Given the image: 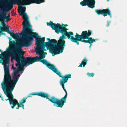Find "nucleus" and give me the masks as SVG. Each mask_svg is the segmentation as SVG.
<instances>
[{
	"label": "nucleus",
	"mask_w": 127,
	"mask_h": 127,
	"mask_svg": "<svg viewBox=\"0 0 127 127\" xmlns=\"http://www.w3.org/2000/svg\"><path fill=\"white\" fill-rule=\"evenodd\" d=\"M111 23L110 21H107V26L108 27Z\"/></svg>",
	"instance_id": "30"
},
{
	"label": "nucleus",
	"mask_w": 127,
	"mask_h": 127,
	"mask_svg": "<svg viewBox=\"0 0 127 127\" xmlns=\"http://www.w3.org/2000/svg\"><path fill=\"white\" fill-rule=\"evenodd\" d=\"M26 7L24 6H21V8L18 10V12L20 14V15L23 16V19L24 20L22 24L24 22V20L28 19V21L30 23L29 20V17L25 11H26Z\"/></svg>",
	"instance_id": "15"
},
{
	"label": "nucleus",
	"mask_w": 127,
	"mask_h": 127,
	"mask_svg": "<svg viewBox=\"0 0 127 127\" xmlns=\"http://www.w3.org/2000/svg\"><path fill=\"white\" fill-rule=\"evenodd\" d=\"M10 55H6L3 56V58H2V60H0V63L4 65V76L3 80L1 84L9 83L11 81V76L9 73V66L6 65L8 64L10 61L9 58Z\"/></svg>",
	"instance_id": "8"
},
{
	"label": "nucleus",
	"mask_w": 127,
	"mask_h": 127,
	"mask_svg": "<svg viewBox=\"0 0 127 127\" xmlns=\"http://www.w3.org/2000/svg\"><path fill=\"white\" fill-rule=\"evenodd\" d=\"M19 65V64L17 63L16 64H15V65L16 66H18V65Z\"/></svg>",
	"instance_id": "35"
},
{
	"label": "nucleus",
	"mask_w": 127,
	"mask_h": 127,
	"mask_svg": "<svg viewBox=\"0 0 127 127\" xmlns=\"http://www.w3.org/2000/svg\"><path fill=\"white\" fill-rule=\"evenodd\" d=\"M61 76H59L62 78L60 80V83L62 85V88L66 93L64 96L59 99L57 98L54 96H52L50 98V101L54 104V106L57 107L62 108L64 105V104L66 102V100L67 95V94L64 87V84L66 83L69 78H71V74H70L65 75L63 76L61 75V73H60Z\"/></svg>",
	"instance_id": "5"
},
{
	"label": "nucleus",
	"mask_w": 127,
	"mask_h": 127,
	"mask_svg": "<svg viewBox=\"0 0 127 127\" xmlns=\"http://www.w3.org/2000/svg\"><path fill=\"white\" fill-rule=\"evenodd\" d=\"M47 24L48 26H50L53 30H55V32L58 34L60 32L62 34V36L59 38L60 41H61V43L63 44L64 47L65 46L66 44L65 41L64 39L66 38L65 36L67 37L68 39H70L71 41H72V39L73 38H74L73 36L74 34L72 32H67V31L68 29L65 27H62V26L60 24H56L50 21V22H47Z\"/></svg>",
	"instance_id": "4"
},
{
	"label": "nucleus",
	"mask_w": 127,
	"mask_h": 127,
	"mask_svg": "<svg viewBox=\"0 0 127 127\" xmlns=\"http://www.w3.org/2000/svg\"><path fill=\"white\" fill-rule=\"evenodd\" d=\"M87 39H88V43L90 44V48L91 47L92 45V43H93L94 42H95V40H99V39H95L93 38L92 37H88Z\"/></svg>",
	"instance_id": "21"
},
{
	"label": "nucleus",
	"mask_w": 127,
	"mask_h": 127,
	"mask_svg": "<svg viewBox=\"0 0 127 127\" xmlns=\"http://www.w3.org/2000/svg\"><path fill=\"white\" fill-rule=\"evenodd\" d=\"M87 60L86 58L84 59L82 61L81 64L78 67H82V65H83V67H84L85 65L87 64Z\"/></svg>",
	"instance_id": "22"
},
{
	"label": "nucleus",
	"mask_w": 127,
	"mask_h": 127,
	"mask_svg": "<svg viewBox=\"0 0 127 127\" xmlns=\"http://www.w3.org/2000/svg\"><path fill=\"white\" fill-rule=\"evenodd\" d=\"M9 29V27L8 26H6L3 27L0 26V30L2 32H6V31H7Z\"/></svg>",
	"instance_id": "23"
},
{
	"label": "nucleus",
	"mask_w": 127,
	"mask_h": 127,
	"mask_svg": "<svg viewBox=\"0 0 127 127\" xmlns=\"http://www.w3.org/2000/svg\"><path fill=\"white\" fill-rule=\"evenodd\" d=\"M0 94V97L1 98V100H3V101H4V100H3V97H2L1 96V94Z\"/></svg>",
	"instance_id": "33"
},
{
	"label": "nucleus",
	"mask_w": 127,
	"mask_h": 127,
	"mask_svg": "<svg viewBox=\"0 0 127 127\" xmlns=\"http://www.w3.org/2000/svg\"><path fill=\"white\" fill-rule=\"evenodd\" d=\"M22 32V31L21 33H15L13 32L11 35V36L14 38H18L19 37V35H20L22 36L23 35V34Z\"/></svg>",
	"instance_id": "20"
},
{
	"label": "nucleus",
	"mask_w": 127,
	"mask_h": 127,
	"mask_svg": "<svg viewBox=\"0 0 127 127\" xmlns=\"http://www.w3.org/2000/svg\"><path fill=\"white\" fill-rule=\"evenodd\" d=\"M85 39L81 38H74V37H73V39H72V42L76 43L77 45L79 44V41H81L85 43H88V40H85Z\"/></svg>",
	"instance_id": "17"
},
{
	"label": "nucleus",
	"mask_w": 127,
	"mask_h": 127,
	"mask_svg": "<svg viewBox=\"0 0 127 127\" xmlns=\"http://www.w3.org/2000/svg\"><path fill=\"white\" fill-rule=\"evenodd\" d=\"M92 33V31L90 30L88 31H84L82 32L81 35H79L76 33L74 37V38H81L87 39L89 37Z\"/></svg>",
	"instance_id": "12"
},
{
	"label": "nucleus",
	"mask_w": 127,
	"mask_h": 127,
	"mask_svg": "<svg viewBox=\"0 0 127 127\" xmlns=\"http://www.w3.org/2000/svg\"><path fill=\"white\" fill-rule=\"evenodd\" d=\"M95 11L98 15L101 14L103 15L104 17L108 15L110 16V17H111V11L108 8L105 9H96Z\"/></svg>",
	"instance_id": "14"
},
{
	"label": "nucleus",
	"mask_w": 127,
	"mask_h": 127,
	"mask_svg": "<svg viewBox=\"0 0 127 127\" xmlns=\"http://www.w3.org/2000/svg\"><path fill=\"white\" fill-rule=\"evenodd\" d=\"M45 57V55H42L39 57L36 56L34 57H27V61L28 62V65L32 64L34 62H40L45 64L49 68L52 70L54 72L56 73L59 76H61L60 72L59 71L55 66L53 64H51L45 59L41 60L44 58Z\"/></svg>",
	"instance_id": "6"
},
{
	"label": "nucleus",
	"mask_w": 127,
	"mask_h": 127,
	"mask_svg": "<svg viewBox=\"0 0 127 127\" xmlns=\"http://www.w3.org/2000/svg\"><path fill=\"white\" fill-rule=\"evenodd\" d=\"M17 105V107L16 108L17 109H18L19 108L21 107H22L23 109H24V106L23 104H21L20 103V102L19 103L18 102V103Z\"/></svg>",
	"instance_id": "24"
},
{
	"label": "nucleus",
	"mask_w": 127,
	"mask_h": 127,
	"mask_svg": "<svg viewBox=\"0 0 127 127\" xmlns=\"http://www.w3.org/2000/svg\"><path fill=\"white\" fill-rule=\"evenodd\" d=\"M30 95H38L42 97L46 98V99H48L49 101H50V98H49V96L48 94L42 92H33L31 93Z\"/></svg>",
	"instance_id": "16"
},
{
	"label": "nucleus",
	"mask_w": 127,
	"mask_h": 127,
	"mask_svg": "<svg viewBox=\"0 0 127 127\" xmlns=\"http://www.w3.org/2000/svg\"><path fill=\"white\" fill-rule=\"evenodd\" d=\"M7 49V51L6 52H3V53L4 54V55H2L1 54H0V56H2L3 57L2 58H0L1 59V60H2L1 58H3V56L6 55H10V54L11 53V51H12V50H13V48H8Z\"/></svg>",
	"instance_id": "19"
},
{
	"label": "nucleus",
	"mask_w": 127,
	"mask_h": 127,
	"mask_svg": "<svg viewBox=\"0 0 127 127\" xmlns=\"http://www.w3.org/2000/svg\"><path fill=\"white\" fill-rule=\"evenodd\" d=\"M13 53V54H10L12 59H15L19 64L17 69L15 70L14 72L18 74L19 71L23 72L24 66L29 65H28V62L27 61V57H24L23 55L21 56L22 54L18 50H16L15 52Z\"/></svg>",
	"instance_id": "7"
},
{
	"label": "nucleus",
	"mask_w": 127,
	"mask_h": 127,
	"mask_svg": "<svg viewBox=\"0 0 127 127\" xmlns=\"http://www.w3.org/2000/svg\"><path fill=\"white\" fill-rule=\"evenodd\" d=\"M9 29L7 31H6V32H7L8 34H10V35L11 36L13 32H11L10 31Z\"/></svg>",
	"instance_id": "28"
},
{
	"label": "nucleus",
	"mask_w": 127,
	"mask_h": 127,
	"mask_svg": "<svg viewBox=\"0 0 127 127\" xmlns=\"http://www.w3.org/2000/svg\"><path fill=\"white\" fill-rule=\"evenodd\" d=\"M13 69H14V70H16V69H16V68H15V67H14V68H13Z\"/></svg>",
	"instance_id": "36"
},
{
	"label": "nucleus",
	"mask_w": 127,
	"mask_h": 127,
	"mask_svg": "<svg viewBox=\"0 0 127 127\" xmlns=\"http://www.w3.org/2000/svg\"><path fill=\"white\" fill-rule=\"evenodd\" d=\"M1 88L4 93L6 96L8 98L5 99V100L6 101L9 100V102H10V101L13 95L12 93L14 88L3 84H1Z\"/></svg>",
	"instance_id": "9"
},
{
	"label": "nucleus",
	"mask_w": 127,
	"mask_h": 127,
	"mask_svg": "<svg viewBox=\"0 0 127 127\" xmlns=\"http://www.w3.org/2000/svg\"><path fill=\"white\" fill-rule=\"evenodd\" d=\"M18 102V101L16 99L13 98V96L12 95L9 102L12 108H14L15 106L17 104Z\"/></svg>",
	"instance_id": "18"
},
{
	"label": "nucleus",
	"mask_w": 127,
	"mask_h": 127,
	"mask_svg": "<svg viewBox=\"0 0 127 127\" xmlns=\"http://www.w3.org/2000/svg\"><path fill=\"white\" fill-rule=\"evenodd\" d=\"M10 16V13H9L8 14L7 16H6V17L5 18V19L6 18H9Z\"/></svg>",
	"instance_id": "32"
},
{
	"label": "nucleus",
	"mask_w": 127,
	"mask_h": 127,
	"mask_svg": "<svg viewBox=\"0 0 127 127\" xmlns=\"http://www.w3.org/2000/svg\"><path fill=\"white\" fill-rule=\"evenodd\" d=\"M44 37L40 38V36L38 35L36 38L35 44L41 45H47L49 48L50 52L53 56L55 55L58 54L62 53L64 48L62 43L60 41V39L57 41L56 39H52L50 40L48 38L47 40L49 41L45 42Z\"/></svg>",
	"instance_id": "2"
},
{
	"label": "nucleus",
	"mask_w": 127,
	"mask_h": 127,
	"mask_svg": "<svg viewBox=\"0 0 127 127\" xmlns=\"http://www.w3.org/2000/svg\"><path fill=\"white\" fill-rule=\"evenodd\" d=\"M95 0H83L81 2L80 4L82 6H87L91 8H94L95 7Z\"/></svg>",
	"instance_id": "13"
},
{
	"label": "nucleus",
	"mask_w": 127,
	"mask_h": 127,
	"mask_svg": "<svg viewBox=\"0 0 127 127\" xmlns=\"http://www.w3.org/2000/svg\"><path fill=\"white\" fill-rule=\"evenodd\" d=\"M109 0H107V1H109Z\"/></svg>",
	"instance_id": "38"
},
{
	"label": "nucleus",
	"mask_w": 127,
	"mask_h": 127,
	"mask_svg": "<svg viewBox=\"0 0 127 127\" xmlns=\"http://www.w3.org/2000/svg\"><path fill=\"white\" fill-rule=\"evenodd\" d=\"M17 74V73L14 72L12 74L13 79H12L11 77V80L10 82L9 83L6 84H4V82L3 85L14 88L20 76L19 74L16 76Z\"/></svg>",
	"instance_id": "10"
},
{
	"label": "nucleus",
	"mask_w": 127,
	"mask_h": 127,
	"mask_svg": "<svg viewBox=\"0 0 127 127\" xmlns=\"http://www.w3.org/2000/svg\"><path fill=\"white\" fill-rule=\"evenodd\" d=\"M1 31L0 30V35H6V34L5 33L1 32Z\"/></svg>",
	"instance_id": "31"
},
{
	"label": "nucleus",
	"mask_w": 127,
	"mask_h": 127,
	"mask_svg": "<svg viewBox=\"0 0 127 127\" xmlns=\"http://www.w3.org/2000/svg\"><path fill=\"white\" fill-rule=\"evenodd\" d=\"M24 22L23 23V28L22 33L23 37V39L21 42L17 44V47L13 48V50H12L11 53L13 54V52H15L16 50L19 51L22 55L23 56L21 51H22V47H29L32 44V41L33 39V38H37L38 36V33L36 32H33V30L32 29V26L30 22H29L28 19L24 20ZM22 56V55H21Z\"/></svg>",
	"instance_id": "1"
},
{
	"label": "nucleus",
	"mask_w": 127,
	"mask_h": 127,
	"mask_svg": "<svg viewBox=\"0 0 127 127\" xmlns=\"http://www.w3.org/2000/svg\"><path fill=\"white\" fill-rule=\"evenodd\" d=\"M4 21L3 20L1 21V25L3 26L2 27H5V26H6V25L5 24L4 22Z\"/></svg>",
	"instance_id": "27"
},
{
	"label": "nucleus",
	"mask_w": 127,
	"mask_h": 127,
	"mask_svg": "<svg viewBox=\"0 0 127 127\" xmlns=\"http://www.w3.org/2000/svg\"><path fill=\"white\" fill-rule=\"evenodd\" d=\"M35 45H36V47H34V49L36 54H38L39 56L43 55H45L47 54V53L44 52V51H46L47 50L45 49V47L47 48H49V47H47L48 46L47 45L45 46Z\"/></svg>",
	"instance_id": "11"
},
{
	"label": "nucleus",
	"mask_w": 127,
	"mask_h": 127,
	"mask_svg": "<svg viewBox=\"0 0 127 127\" xmlns=\"http://www.w3.org/2000/svg\"><path fill=\"white\" fill-rule=\"evenodd\" d=\"M27 99V97L23 98L21 100V101L20 102L21 104H23V103L26 102V100Z\"/></svg>",
	"instance_id": "25"
},
{
	"label": "nucleus",
	"mask_w": 127,
	"mask_h": 127,
	"mask_svg": "<svg viewBox=\"0 0 127 127\" xmlns=\"http://www.w3.org/2000/svg\"><path fill=\"white\" fill-rule=\"evenodd\" d=\"M0 52H2V51L0 49Z\"/></svg>",
	"instance_id": "37"
},
{
	"label": "nucleus",
	"mask_w": 127,
	"mask_h": 127,
	"mask_svg": "<svg viewBox=\"0 0 127 127\" xmlns=\"http://www.w3.org/2000/svg\"><path fill=\"white\" fill-rule=\"evenodd\" d=\"M61 25L62 26V27H63L62 26L63 25L65 27H67L68 26V25L67 24H62Z\"/></svg>",
	"instance_id": "34"
},
{
	"label": "nucleus",
	"mask_w": 127,
	"mask_h": 127,
	"mask_svg": "<svg viewBox=\"0 0 127 127\" xmlns=\"http://www.w3.org/2000/svg\"><path fill=\"white\" fill-rule=\"evenodd\" d=\"M94 73H87V75L89 77H93L94 75Z\"/></svg>",
	"instance_id": "26"
},
{
	"label": "nucleus",
	"mask_w": 127,
	"mask_h": 127,
	"mask_svg": "<svg viewBox=\"0 0 127 127\" xmlns=\"http://www.w3.org/2000/svg\"><path fill=\"white\" fill-rule=\"evenodd\" d=\"M45 2V0H7L6 3H0V5L2 10V14L5 18L6 13L12 9L14 4L19 3L23 5H30L31 3L39 4Z\"/></svg>",
	"instance_id": "3"
},
{
	"label": "nucleus",
	"mask_w": 127,
	"mask_h": 127,
	"mask_svg": "<svg viewBox=\"0 0 127 127\" xmlns=\"http://www.w3.org/2000/svg\"><path fill=\"white\" fill-rule=\"evenodd\" d=\"M6 20L5 21V22H8V21H10L11 19V18H6Z\"/></svg>",
	"instance_id": "29"
}]
</instances>
